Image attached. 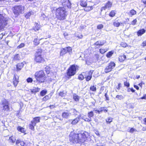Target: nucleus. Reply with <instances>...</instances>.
<instances>
[{
	"instance_id": "obj_1",
	"label": "nucleus",
	"mask_w": 146,
	"mask_h": 146,
	"mask_svg": "<svg viewBox=\"0 0 146 146\" xmlns=\"http://www.w3.org/2000/svg\"><path fill=\"white\" fill-rule=\"evenodd\" d=\"M88 136V133L86 132L83 133H71L69 136V139L73 143L81 144L86 140Z\"/></svg>"
},
{
	"instance_id": "obj_2",
	"label": "nucleus",
	"mask_w": 146,
	"mask_h": 146,
	"mask_svg": "<svg viewBox=\"0 0 146 146\" xmlns=\"http://www.w3.org/2000/svg\"><path fill=\"white\" fill-rule=\"evenodd\" d=\"M66 11L64 7H60L56 10L55 14L56 18L60 20H64L66 16Z\"/></svg>"
},
{
	"instance_id": "obj_3",
	"label": "nucleus",
	"mask_w": 146,
	"mask_h": 146,
	"mask_svg": "<svg viewBox=\"0 0 146 146\" xmlns=\"http://www.w3.org/2000/svg\"><path fill=\"white\" fill-rule=\"evenodd\" d=\"M35 76L36 80L39 82H44L46 80L45 74L42 70L36 72Z\"/></svg>"
},
{
	"instance_id": "obj_4",
	"label": "nucleus",
	"mask_w": 146,
	"mask_h": 146,
	"mask_svg": "<svg viewBox=\"0 0 146 146\" xmlns=\"http://www.w3.org/2000/svg\"><path fill=\"white\" fill-rule=\"evenodd\" d=\"M42 51L41 49L38 48L35 54V60L37 62L41 63L43 62L44 61V59L41 56Z\"/></svg>"
},
{
	"instance_id": "obj_5",
	"label": "nucleus",
	"mask_w": 146,
	"mask_h": 146,
	"mask_svg": "<svg viewBox=\"0 0 146 146\" xmlns=\"http://www.w3.org/2000/svg\"><path fill=\"white\" fill-rule=\"evenodd\" d=\"M78 67L77 65H73L68 69L67 72V75L70 77L74 75L76 72V70H78Z\"/></svg>"
},
{
	"instance_id": "obj_6",
	"label": "nucleus",
	"mask_w": 146,
	"mask_h": 146,
	"mask_svg": "<svg viewBox=\"0 0 146 146\" xmlns=\"http://www.w3.org/2000/svg\"><path fill=\"white\" fill-rule=\"evenodd\" d=\"M7 24V20L1 15H0V31L4 30L5 27Z\"/></svg>"
},
{
	"instance_id": "obj_7",
	"label": "nucleus",
	"mask_w": 146,
	"mask_h": 146,
	"mask_svg": "<svg viewBox=\"0 0 146 146\" xmlns=\"http://www.w3.org/2000/svg\"><path fill=\"white\" fill-rule=\"evenodd\" d=\"M24 10V7L22 5H18L14 7V13L17 15L19 13H22L23 12Z\"/></svg>"
},
{
	"instance_id": "obj_8",
	"label": "nucleus",
	"mask_w": 146,
	"mask_h": 146,
	"mask_svg": "<svg viewBox=\"0 0 146 146\" xmlns=\"http://www.w3.org/2000/svg\"><path fill=\"white\" fill-rule=\"evenodd\" d=\"M115 64L113 62H111L107 66L105 69V72L106 73H108L110 72L112 69L114 68L115 66Z\"/></svg>"
},
{
	"instance_id": "obj_9",
	"label": "nucleus",
	"mask_w": 146,
	"mask_h": 146,
	"mask_svg": "<svg viewBox=\"0 0 146 146\" xmlns=\"http://www.w3.org/2000/svg\"><path fill=\"white\" fill-rule=\"evenodd\" d=\"M71 115V113L68 111L66 110L62 113V116L63 118L67 119Z\"/></svg>"
},
{
	"instance_id": "obj_10",
	"label": "nucleus",
	"mask_w": 146,
	"mask_h": 146,
	"mask_svg": "<svg viewBox=\"0 0 146 146\" xmlns=\"http://www.w3.org/2000/svg\"><path fill=\"white\" fill-rule=\"evenodd\" d=\"M112 3L110 1H108L106 3L105 6L102 7L101 9V11H102L103 10H105L106 9L111 7Z\"/></svg>"
},
{
	"instance_id": "obj_11",
	"label": "nucleus",
	"mask_w": 146,
	"mask_h": 146,
	"mask_svg": "<svg viewBox=\"0 0 146 146\" xmlns=\"http://www.w3.org/2000/svg\"><path fill=\"white\" fill-rule=\"evenodd\" d=\"M16 144L17 146H26V144L23 141L20 140H17L16 142Z\"/></svg>"
},
{
	"instance_id": "obj_12",
	"label": "nucleus",
	"mask_w": 146,
	"mask_h": 146,
	"mask_svg": "<svg viewBox=\"0 0 146 146\" xmlns=\"http://www.w3.org/2000/svg\"><path fill=\"white\" fill-rule=\"evenodd\" d=\"M93 71L91 70L88 72V75L86 78V80L87 81H88L90 80L92 77V75Z\"/></svg>"
},
{
	"instance_id": "obj_13",
	"label": "nucleus",
	"mask_w": 146,
	"mask_h": 146,
	"mask_svg": "<svg viewBox=\"0 0 146 146\" xmlns=\"http://www.w3.org/2000/svg\"><path fill=\"white\" fill-rule=\"evenodd\" d=\"M146 32V30L144 29H142L139 30L137 32V35L138 36H141Z\"/></svg>"
},
{
	"instance_id": "obj_14",
	"label": "nucleus",
	"mask_w": 146,
	"mask_h": 146,
	"mask_svg": "<svg viewBox=\"0 0 146 146\" xmlns=\"http://www.w3.org/2000/svg\"><path fill=\"white\" fill-rule=\"evenodd\" d=\"M18 77H16L15 76H14L13 78V84L15 86H16L19 82L18 80Z\"/></svg>"
},
{
	"instance_id": "obj_15",
	"label": "nucleus",
	"mask_w": 146,
	"mask_h": 146,
	"mask_svg": "<svg viewBox=\"0 0 146 146\" xmlns=\"http://www.w3.org/2000/svg\"><path fill=\"white\" fill-rule=\"evenodd\" d=\"M40 117H36L33 118V119L31 121L32 122L35 123V124L37 123L40 122Z\"/></svg>"
},
{
	"instance_id": "obj_16",
	"label": "nucleus",
	"mask_w": 146,
	"mask_h": 146,
	"mask_svg": "<svg viewBox=\"0 0 146 146\" xmlns=\"http://www.w3.org/2000/svg\"><path fill=\"white\" fill-rule=\"evenodd\" d=\"M24 63L23 62L18 63L17 65V70L19 71L23 67Z\"/></svg>"
},
{
	"instance_id": "obj_17",
	"label": "nucleus",
	"mask_w": 146,
	"mask_h": 146,
	"mask_svg": "<svg viewBox=\"0 0 146 146\" xmlns=\"http://www.w3.org/2000/svg\"><path fill=\"white\" fill-rule=\"evenodd\" d=\"M9 103L8 101L5 99H3L1 101V105L2 107L7 105H9Z\"/></svg>"
},
{
	"instance_id": "obj_18",
	"label": "nucleus",
	"mask_w": 146,
	"mask_h": 146,
	"mask_svg": "<svg viewBox=\"0 0 146 146\" xmlns=\"http://www.w3.org/2000/svg\"><path fill=\"white\" fill-rule=\"evenodd\" d=\"M33 42L34 44L36 46L38 45L39 44V40H38L37 36L35 37Z\"/></svg>"
},
{
	"instance_id": "obj_19",
	"label": "nucleus",
	"mask_w": 146,
	"mask_h": 146,
	"mask_svg": "<svg viewBox=\"0 0 146 146\" xmlns=\"http://www.w3.org/2000/svg\"><path fill=\"white\" fill-rule=\"evenodd\" d=\"M40 90V89L38 87H34L31 90V91L32 93H36L38 92Z\"/></svg>"
},
{
	"instance_id": "obj_20",
	"label": "nucleus",
	"mask_w": 146,
	"mask_h": 146,
	"mask_svg": "<svg viewBox=\"0 0 146 146\" xmlns=\"http://www.w3.org/2000/svg\"><path fill=\"white\" fill-rule=\"evenodd\" d=\"M40 26L37 23H35V26L33 27V29L35 31H38L40 28Z\"/></svg>"
},
{
	"instance_id": "obj_21",
	"label": "nucleus",
	"mask_w": 146,
	"mask_h": 146,
	"mask_svg": "<svg viewBox=\"0 0 146 146\" xmlns=\"http://www.w3.org/2000/svg\"><path fill=\"white\" fill-rule=\"evenodd\" d=\"M79 120V118L77 117L72 121L71 124L73 125H75L78 122Z\"/></svg>"
},
{
	"instance_id": "obj_22",
	"label": "nucleus",
	"mask_w": 146,
	"mask_h": 146,
	"mask_svg": "<svg viewBox=\"0 0 146 146\" xmlns=\"http://www.w3.org/2000/svg\"><path fill=\"white\" fill-rule=\"evenodd\" d=\"M66 53L67 51L66 50L65 48H62L60 52V55L61 56H63Z\"/></svg>"
},
{
	"instance_id": "obj_23",
	"label": "nucleus",
	"mask_w": 146,
	"mask_h": 146,
	"mask_svg": "<svg viewBox=\"0 0 146 146\" xmlns=\"http://www.w3.org/2000/svg\"><path fill=\"white\" fill-rule=\"evenodd\" d=\"M3 109L2 110V111H9L10 108L9 107V105H7V106H4L2 107Z\"/></svg>"
},
{
	"instance_id": "obj_24",
	"label": "nucleus",
	"mask_w": 146,
	"mask_h": 146,
	"mask_svg": "<svg viewBox=\"0 0 146 146\" xmlns=\"http://www.w3.org/2000/svg\"><path fill=\"white\" fill-rule=\"evenodd\" d=\"M126 58V56L124 55L120 56L119 57V60L120 62H122Z\"/></svg>"
},
{
	"instance_id": "obj_25",
	"label": "nucleus",
	"mask_w": 146,
	"mask_h": 146,
	"mask_svg": "<svg viewBox=\"0 0 146 146\" xmlns=\"http://www.w3.org/2000/svg\"><path fill=\"white\" fill-rule=\"evenodd\" d=\"M73 99L76 102H78L79 101L80 97L76 94H74L73 95Z\"/></svg>"
},
{
	"instance_id": "obj_26",
	"label": "nucleus",
	"mask_w": 146,
	"mask_h": 146,
	"mask_svg": "<svg viewBox=\"0 0 146 146\" xmlns=\"http://www.w3.org/2000/svg\"><path fill=\"white\" fill-rule=\"evenodd\" d=\"M35 123L32 122L31 121V123L29 125V128L31 130H34V126L36 125Z\"/></svg>"
},
{
	"instance_id": "obj_27",
	"label": "nucleus",
	"mask_w": 146,
	"mask_h": 146,
	"mask_svg": "<svg viewBox=\"0 0 146 146\" xmlns=\"http://www.w3.org/2000/svg\"><path fill=\"white\" fill-rule=\"evenodd\" d=\"M51 97V95H49L46 96L42 99V101H46L47 100H49Z\"/></svg>"
},
{
	"instance_id": "obj_28",
	"label": "nucleus",
	"mask_w": 146,
	"mask_h": 146,
	"mask_svg": "<svg viewBox=\"0 0 146 146\" xmlns=\"http://www.w3.org/2000/svg\"><path fill=\"white\" fill-rule=\"evenodd\" d=\"M113 25L114 27H118L120 25V23L117 20H116L113 22Z\"/></svg>"
},
{
	"instance_id": "obj_29",
	"label": "nucleus",
	"mask_w": 146,
	"mask_h": 146,
	"mask_svg": "<svg viewBox=\"0 0 146 146\" xmlns=\"http://www.w3.org/2000/svg\"><path fill=\"white\" fill-rule=\"evenodd\" d=\"M9 140L10 142L14 143L16 141V139L14 137L12 136L9 137Z\"/></svg>"
},
{
	"instance_id": "obj_30",
	"label": "nucleus",
	"mask_w": 146,
	"mask_h": 146,
	"mask_svg": "<svg viewBox=\"0 0 146 146\" xmlns=\"http://www.w3.org/2000/svg\"><path fill=\"white\" fill-rule=\"evenodd\" d=\"M33 14V13L32 11H31L30 12L28 13L25 15V17L27 19L29 18Z\"/></svg>"
},
{
	"instance_id": "obj_31",
	"label": "nucleus",
	"mask_w": 146,
	"mask_h": 146,
	"mask_svg": "<svg viewBox=\"0 0 146 146\" xmlns=\"http://www.w3.org/2000/svg\"><path fill=\"white\" fill-rule=\"evenodd\" d=\"M17 129L18 131H20L22 133H23L25 131L24 128L21 126L18 127H17Z\"/></svg>"
},
{
	"instance_id": "obj_32",
	"label": "nucleus",
	"mask_w": 146,
	"mask_h": 146,
	"mask_svg": "<svg viewBox=\"0 0 146 146\" xmlns=\"http://www.w3.org/2000/svg\"><path fill=\"white\" fill-rule=\"evenodd\" d=\"M47 92V90H42L40 92V95L42 96H44Z\"/></svg>"
},
{
	"instance_id": "obj_33",
	"label": "nucleus",
	"mask_w": 146,
	"mask_h": 146,
	"mask_svg": "<svg viewBox=\"0 0 146 146\" xmlns=\"http://www.w3.org/2000/svg\"><path fill=\"white\" fill-rule=\"evenodd\" d=\"M112 118L111 117H108L107 119H106V122L108 123H110L112 121Z\"/></svg>"
},
{
	"instance_id": "obj_34",
	"label": "nucleus",
	"mask_w": 146,
	"mask_h": 146,
	"mask_svg": "<svg viewBox=\"0 0 146 146\" xmlns=\"http://www.w3.org/2000/svg\"><path fill=\"white\" fill-rule=\"evenodd\" d=\"M13 59L15 60H20V57L18 54H17L15 55L14 56Z\"/></svg>"
},
{
	"instance_id": "obj_35",
	"label": "nucleus",
	"mask_w": 146,
	"mask_h": 146,
	"mask_svg": "<svg viewBox=\"0 0 146 146\" xmlns=\"http://www.w3.org/2000/svg\"><path fill=\"white\" fill-rule=\"evenodd\" d=\"M94 115L93 112L92 111L89 112L88 113V116L90 118L93 117Z\"/></svg>"
},
{
	"instance_id": "obj_36",
	"label": "nucleus",
	"mask_w": 146,
	"mask_h": 146,
	"mask_svg": "<svg viewBox=\"0 0 146 146\" xmlns=\"http://www.w3.org/2000/svg\"><path fill=\"white\" fill-rule=\"evenodd\" d=\"M124 97H125L124 96H123L121 95H117L116 96V98L117 99H118V100H121V99H124Z\"/></svg>"
},
{
	"instance_id": "obj_37",
	"label": "nucleus",
	"mask_w": 146,
	"mask_h": 146,
	"mask_svg": "<svg viewBox=\"0 0 146 146\" xmlns=\"http://www.w3.org/2000/svg\"><path fill=\"white\" fill-rule=\"evenodd\" d=\"M80 5L83 7H85L86 6L87 3L85 1H82L80 3Z\"/></svg>"
},
{
	"instance_id": "obj_38",
	"label": "nucleus",
	"mask_w": 146,
	"mask_h": 146,
	"mask_svg": "<svg viewBox=\"0 0 146 146\" xmlns=\"http://www.w3.org/2000/svg\"><path fill=\"white\" fill-rule=\"evenodd\" d=\"M113 54V52L112 51H110L107 54L106 56L108 58H110L112 56Z\"/></svg>"
},
{
	"instance_id": "obj_39",
	"label": "nucleus",
	"mask_w": 146,
	"mask_h": 146,
	"mask_svg": "<svg viewBox=\"0 0 146 146\" xmlns=\"http://www.w3.org/2000/svg\"><path fill=\"white\" fill-rule=\"evenodd\" d=\"M100 42V46H102L104 45V44L106 43V41L104 40H102L99 41Z\"/></svg>"
},
{
	"instance_id": "obj_40",
	"label": "nucleus",
	"mask_w": 146,
	"mask_h": 146,
	"mask_svg": "<svg viewBox=\"0 0 146 146\" xmlns=\"http://www.w3.org/2000/svg\"><path fill=\"white\" fill-rule=\"evenodd\" d=\"M90 90L93 91H95L96 90V88L94 86H91L90 88Z\"/></svg>"
},
{
	"instance_id": "obj_41",
	"label": "nucleus",
	"mask_w": 146,
	"mask_h": 146,
	"mask_svg": "<svg viewBox=\"0 0 146 146\" xmlns=\"http://www.w3.org/2000/svg\"><path fill=\"white\" fill-rule=\"evenodd\" d=\"M60 96L62 97H64L66 95V94L64 92H60L59 94Z\"/></svg>"
},
{
	"instance_id": "obj_42",
	"label": "nucleus",
	"mask_w": 146,
	"mask_h": 146,
	"mask_svg": "<svg viewBox=\"0 0 146 146\" xmlns=\"http://www.w3.org/2000/svg\"><path fill=\"white\" fill-rule=\"evenodd\" d=\"M115 13L114 11H111L109 15L110 16L113 17L115 15Z\"/></svg>"
},
{
	"instance_id": "obj_43",
	"label": "nucleus",
	"mask_w": 146,
	"mask_h": 146,
	"mask_svg": "<svg viewBox=\"0 0 146 146\" xmlns=\"http://www.w3.org/2000/svg\"><path fill=\"white\" fill-rule=\"evenodd\" d=\"M50 68L48 66H46L45 68V71L46 72L47 74H49L50 71Z\"/></svg>"
},
{
	"instance_id": "obj_44",
	"label": "nucleus",
	"mask_w": 146,
	"mask_h": 146,
	"mask_svg": "<svg viewBox=\"0 0 146 146\" xmlns=\"http://www.w3.org/2000/svg\"><path fill=\"white\" fill-rule=\"evenodd\" d=\"M84 78V77L82 74H80L78 76V78L80 80H82Z\"/></svg>"
},
{
	"instance_id": "obj_45",
	"label": "nucleus",
	"mask_w": 146,
	"mask_h": 146,
	"mask_svg": "<svg viewBox=\"0 0 146 146\" xmlns=\"http://www.w3.org/2000/svg\"><path fill=\"white\" fill-rule=\"evenodd\" d=\"M82 119H84L85 121L89 122L91 121L92 120V119L91 118H84V117H82Z\"/></svg>"
},
{
	"instance_id": "obj_46",
	"label": "nucleus",
	"mask_w": 146,
	"mask_h": 146,
	"mask_svg": "<svg viewBox=\"0 0 146 146\" xmlns=\"http://www.w3.org/2000/svg\"><path fill=\"white\" fill-rule=\"evenodd\" d=\"M136 13V11L134 10H132L130 11V14L132 15H135Z\"/></svg>"
},
{
	"instance_id": "obj_47",
	"label": "nucleus",
	"mask_w": 146,
	"mask_h": 146,
	"mask_svg": "<svg viewBox=\"0 0 146 146\" xmlns=\"http://www.w3.org/2000/svg\"><path fill=\"white\" fill-rule=\"evenodd\" d=\"M120 45L121 46L123 47H125L127 46V44L126 43L123 42H121L120 44Z\"/></svg>"
},
{
	"instance_id": "obj_48",
	"label": "nucleus",
	"mask_w": 146,
	"mask_h": 146,
	"mask_svg": "<svg viewBox=\"0 0 146 146\" xmlns=\"http://www.w3.org/2000/svg\"><path fill=\"white\" fill-rule=\"evenodd\" d=\"M65 48L66 50L67 51V52H71L72 51V48L70 47H66Z\"/></svg>"
},
{
	"instance_id": "obj_49",
	"label": "nucleus",
	"mask_w": 146,
	"mask_h": 146,
	"mask_svg": "<svg viewBox=\"0 0 146 146\" xmlns=\"http://www.w3.org/2000/svg\"><path fill=\"white\" fill-rule=\"evenodd\" d=\"M124 85L125 86H126L127 87H128L129 86V82H128L127 81L124 82Z\"/></svg>"
},
{
	"instance_id": "obj_50",
	"label": "nucleus",
	"mask_w": 146,
	"mask_h": 146,
	"mask_svg": "<svg viewBox=\"0 0 146 146\" xmlns=\"http://www.w3.org/2000/svg\"><path fill=\"white\" fill-rule=\"evenodd\" d=\"M108 110L106 109H105L104 108H100V111L102 112L104 111V112H106Z\"/></svg>"
},
{
	"instance_id": "obj_51",
	"label": "nucleus",
	"mask_w": 146,
	"mask_h": 146,
	"mask_svg": "<svg viewBox=\"0 0 146 146\" xmlns=\"http://www.w3.org/2000/svg\"><path fill=\"white\" fill-rule=\"evenodd\" d=\"M27 81L28 83H31L32 82L33 79L31 78H29L27 79Z\"/></svg>"
},
{
	"instance_id": "obj_52",
	"label": "nucleus",
	"mask_w": 146,
	"mask_h": 146,
	"mask_svg": "<svg viewBox=\"0 0 146 146\" xmlns=\"http://www.w3.org/2000/svg\"><path fill=\"white\" fill-rule=\"evenodd\" d=\"M136 131V130L133 128H131L129 130V132L130 133H133L134 131Z\"/></svg>"
},
{
	"instance_id": "obj_53",
	"label": "nucleus",
	"mask_w": 146,
	"mask_h": 146,
	"mask_svg": "<svg viewBox=\"0 0 146 146\" xmlns=\"http://www.w3.org/2000/svg\"><path fill=\"white\" fill-rule=\"evenodd\" d=\"M137 22V20L136 19H135L131 23V24L133 25H135Z\"/></svg>"
},
{
	"instance_id": "obj_54",
	"label": "nucleus",
	"mask_w": 146,
	"mask_h": 146,
	"mask_svg": "<svg viewBox=\"0 0 146 146\" xmlns=\"http://www.w3.org/2000/svg\"><path fill=\"white\" fill-rule=\"evenodd\" d=\"M103 27V25H99L97 26V29H101Z\"/></svg>"
},
{
	"instance_id": "obj_55",
	"label": "nucleus",
	"mask_w": 146,
	"mask_h": 146,
	"mask_svg": "<svg viewBox=\"0 0 146 146\" xmlns=\"http://www.w3.org/2000/svg\"><path fill=\"white\" fill-rule=\"evenodd\" d=\"M25 46L24 43H21L18 47L19 48H21Z\"/></svg>"
},
{
	"instance_id": "obj_56",
	"label": "nucleus",
	"mask_w": 146,
	"mask_h": 146,
	"mask_svg": "<svg viewBox=\"0 0 146 146\" xmlns=\"http://www.w3.org/2000/svg\"><path fill=\"white\" fill-rule=\"evenodd\" d=\"M71 5V3L69 2V1L68 0V3L67 4V6L68 8H70V6Z\"/></svg>"
},
{
	"instance_id": "obj_57",
	"label": "nucleus",
	"mask_w": 146,
	"mask_h": 146,
	"mask_svg": "<svg viewBox=\"0 0 146 146\" xmlns=\"http://www.w3.org/2000/svg\"><path fill=\"white\" fill-rule=\"evenodd\" d=\"M94 44L95 45H96V46H98V45H100V46L99 41H98L94 43Z\"/></svg>"
},
{
	"instance_id": "obj_58",
	"label": "nucleus",
	"mask_w": 146,
	"mask_h": 146,
	"mask_svg": "<svg viewBox=\"0 0 146 146\" xmlns=\"http://www.w3.org/2000/svg\"><path fill=\"white\" fill-rule=\"evenodd\" d=\"M105 96L106 97V100H109V97H108V96L107 95V93H106L105 94Z\"/></svg>"
},
{
	"instance_id": "obj_59",
	"label": "nucleus",
	"mask_w": 146,
	"mask_h": 146,
	"mask_svg": "<svg viewBox=\"0 0 146 146\" xmlns=\"http://www.w3.org/2000/svg\"><path fill=\"white\" fill-rule=\"evenodd\" d=\"M100 52L102 54H103L105 52V51L103 49H100Z\"/></svg>"
},
{
	"instance_id": "obj_60",
	"label": "nucleus",
	"mask_w": 146,
	"mask_h": 146,
	"mask_svg": "<svg viewBox=\"0 0 146 146\" xmlns=\"http://www.w3.org/2000/svg\"><path fill=\"white\" fill-rule=\"evenodd\" d=\"M142 44L143 46H146V41L143 42L142 43Z\"/></svg>"
},
{
	"instance_id": "obj_61",
	"label": "nucleus",
	"mask_w": 146,
	"mask_h": 146,
	"mask_svg": "<svg viewBox=\"0 0 146 146\" xmlns=\"http://www.w3.org/2000/svg\"><path fill=\"white\" fill-rule=\"evenodd\" d=\"M134 87L137 90H139V88L136 85H134Z\"/></svg>"
},
{
	"instance_id": "obj_62",
	"label": "nucleus",
	"mask_w": 146,
	"mask_h": 146,
	"mask_svg": "<svg viewBox=\"0 0 146 146\" xmlns=\"http://www.w3.org/2000/svg\"><path fill=\"white\" fill-rule=\"evenodd\" d=\"M85 27V26L84 25H81L80 26V28L82 29H84Z\"/></svg>"
},
{
	"instance_id": "obj_63",
	"label": "nucleus",
	"mask_w": 146,
	"mask_h": 146,
	"mask_svg": "<svg viewBox=\"0 0 146 146\" xmlns=\"http://www.w3.org/2000/svg\"><path fill=\"white\" fill-rule=\"evenodd\" d=\"M3 35H4L3 34V33H2L0 35V40L2 38Z\"/></svg>"
},
{
	"instance_id": "obj_64",
	"label": "nucleus",
	"mask_w": 146,
	"mask_h": 146,
	"mask_svg": "<svg viewBox=\"0 0 146 146\" xmlns=\"http://www.w3.org/2000/svg\"><path fill=\"white\" fill-rule=\"evenodd\" d=\"M143 121H144V124L145 125H146V118L144 119Z\"/></svg>"
}]
</instances>
